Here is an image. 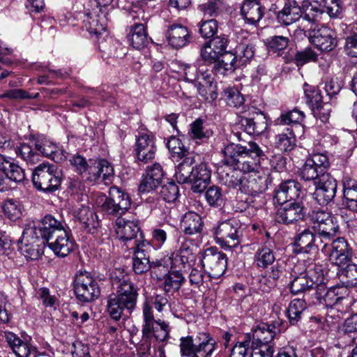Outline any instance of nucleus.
<instances>
[{"label":"nucleus","mask_w":357,"mask_h":357,"mask_svg":"<svg viewBox=\"0 0 357 357\" xmlns=\"http://www.w3.org/2000/svg\"><path fill=\"white\" fill-rule=\"evenodd\" d=\"M347 290L343 287H333L330 288L322 298L326 307H332L345 298Z\"/></svg>","instance_id":"nucleus-49"},{"label":"nucleus","mask_w":357,"mask_h":357,"mask_svg":"<svg viewBox=\"0 0 357 357\" xmlns=\"http://www.w3.org/2000/svg\"><path fill=\"white\" fill-rule=\"evenodd\" d=\"M227 105L231 107L238 108L244 103V98L236 88H227L223 92Z\"/></svg>","instance_id":"nucleus-58"},{"label":"nucleus","mask_w":357,"mask_h":357,"mask_svg":"<svg viewBox=\"0 0 357 357\" xmlns=\"http://www.w3.org/2000/svg\"><path fill=\"white\" fill-rule=\"evenodd\" d=\"M315 190L312 194L313 199L321 206H327L334 200L336 195L337 181L329 175L326 178L316 181Z\"/></svg>","instance_id":"nucleus-17"},{"label":"nucleus","mask_w":357,"mask_h":357,"mask_svg":"<svg viewBox=\"0 0 357 357\" xmlns=\"http://www.w3.org/2000/svg\"><path fill=\"white\" fill-rule=\"evenodd\" d=\"M301 185L295 180L281 183L275 190L274 199L278 204L301 201Z\"/></svg>","instance_id":"nucleus-22"},{"label":"nucleus","mask_w":357,"mask_h":357,"mask_svg":"<svg viewBox=\"0 0 357 357\" xmlns=\"http://www.w3.org/2000/svg\"><path fill=\"white\" fill-rule=\"evenodd\" d=\"M204 120L198 118L190 125L189 135L191 139L196 140L197 143H200L206 139H208L212 132L205 130L203 126Z\"/></svg>","instance_id":"nucleus-47"},{"label":"nucleus","mask_w":357,"mask_h":357,"mask_svg":"<svg viewBox=\"0 0 357 357\" xmlns=\"http://www.w3.org/2000/svg\"><path fill=\"white\" fill-rule=\"evenodd\" d=\"M241 224L236 219H229L220 222L214 229L216 242L222 248H236L240 244L241 236Z\"/></svg>","instance_id":"nucleus-10"},{"label":"nucleus","mask_w":357,"mask_h":357,"mask_svg":"<svg viewBox=\"0 0 357 357\" xmlns=\"http://www.w3.org/2000/svg\"><path fill=\"white\" fill-rule=\"evenodd\" d=\"M330 163L326 155L314 153L307 158L303 165L301 176L305 181H319L321 179L331 175L328 172Z\"/></svg>","instance_id":"nucleus-8"},{"label":"nucleus","mask_w":357,"mask_h":357,"mask_svg":"<svg viewBox=\"0 0 357 357\" xmlns=\"http://www.w3.org/2000/svg\"><path fill=\"white\" fill-rule=\"evenodd\" d=\"M212 63H214L212 69L213 73L221 75L233 73L237 67L240 66L234 52L230 51L221 54L220 57Z\"/></svg>","instance_id":"nucleus-32"},{"label":"nucleus","mask_w":357,"mask_h":357,"mask_svg":"<svg viewBox=\"0 0 357 357\" xmlns=\"http://www.w3.org/2000/svg\"><path fill=\"white\" fill-rule=\"evenodd\" d=\"M310 220L319 239L331 241L339 232L340 227L335 218L323 210L313 211Z\"/></svg>","instance_id":"nucleus-9"},{"label":"nucleus","mask_w":357,"mask_h":357,"mask_svg":"<svg viewBox=\"0 0 357 357\" xmlns=\"http://www.w3.org/2000/svg\"><path fill=\"white\" fill-rule=\"evenodd\" d=\"M195 155H189L176 167L175 177L180 183H190L193 192H204L211 181V170L206 163L195 165Z\"/></svg>","instance_id":"nucleus-2"},{"label":"nucleus","mask_w":357,"mask_h":357,"mask_svg":"<svg viewBox=\"0 0 357 357\" xmlns=\"http://www.w3.org/2000/svg\"><path fill=\"white\" fill-rule=\"evenodd\" d=\"M165 36L168 44L175 49L184 47L190 43L192 39L188 28L181 24L169 25Z\"/></svg>","instance_id":"nucleus-26"},{"label":"nucleus","mask_w":357,"mask_h":357,"mask_svg":"<svg viewBox=\"0 0 357 357\" xmlns=\"http://www.w3.org/2000/svg\"><path fill=\"white\" fill-rule=\"evenodd\" d=\"M340 331L343 336L347 335L351 338L349 343L354 342V335L357 333V313L350 315L345 319Z\"/></svg>","instance_id":"nucleus-61"},{"label":"nucleus","mask_w":357,"mask_h":357,"mask_svg":"<svg viewBox=\"0 0 357 357\" xmlns=\"http://www.w3.org/2000/svg\"><path fill=\"white\" fill-rule=\"evenodd\" d=\"M330 246L329 260L333 264L341 266L351 261L353 249L344 237L333 240Z\"/></svg>","instance_id":"nucleus-19"},{"label":"nucleus","mask_w":357,"mask_h":357,"mask_svg":"<svg viewBox=\"0 0 357 357\" xmlns=\"http://www.w3.org/2000/svg\"><path fill=\"white\" fill-rule=\"evenodd\" d=\"M296 145V137L290 131L288 133L279 134L275 137V146L280 151L288 152Z\"/></svg>","instance_id":"nucleus-57"},{"label":"nucleus","mask_w":357,"mask_h":357,"mask_svg":"<svg viewBox=\"0 0 357 357\" xmlns=\"http://www.w3.org/2000/svg\"><path fill=\"white\" fill-rule=\"evenodd\" d=\"M314 287L313 282L310 280L305 273L294 277L289 284L290 291L293 294H298Z\"/></svg>","instance_id":"nucleus-42"},{"label":"nucleus","mask_w":357,"mask_h":357,"mask_svg":"<svg viewBox=\"0 0 357 357\" xmlns=\"http://www.w3.org/2000/svg\"><path fill=\"white\" fill-rule=\"evenodd\" d=\"M75 218L79 220L81 227L89 233H94L100 226L96 213L89 207L82 206L75 211Z\"/></svg>","instance_id":"nucleus-33"},{"label":"nucleus","mask_w":357,"mask_h":357,"mask_svg":"<svg viewBox=\"0 0 357 357\" xmlns=\"http://www.w3.org/2000/svg\"><path fill=\"white\" fill-rule=\"evenodd\" d=\"M294 245L298 253L312 254L317 252L319 248L322 252H325L328 243H324L310 229H305L296 235Z\"/></svg>","instance_id":"nucleus-15"},{"label":"nucleus","mask_w":357,"mask_h":357,"mask_svg":"<svg viewBox=\"0 0 357 357\" xmlns=\"http://www.w3.org/2000/svg\"><path fill=\"white\" fill-rule=\"evenodd\" d=\"M181 228L187 235L200 234L203 228L202 219L198 213L189 211L182 217Z\"/></svg>","instance_id":"nucleus-34"},{"label":"nucleus","mask_w":357,"mask_h":357,"mask_svg":"<svg viewBox=\"0 0 357 357\" xmlns=\"http://www.w3.org/2000/svg\"><path fill=\"white\" fill-rule=\"evenodd\" d=\"M74 291L79 302L89 303L96 300L100 295L98 281L89 272H80L74 281Z\"/></svg>","instance_id":"nucleus-7"},{"label":"nucleus","mask_w":357,"mask_h":357,"mask_svg":"<svg viewBox=\"0 0 357 357\" xmlns=\"http://www.w3.org/2000/svg\"><path fill=\"white\" fill-rule=\"evenodd\" d=\"M167 147L172 155V157H177L183 160L189 155H195L190 153L188 149L185 147L181 140L174 136H171L167 142Z\"/></svg>","instance_id":"nucleus-41"},{"label":"nucleus","mask_w":357,"mask_h":357,"mask_svg":"<svg viewBox=\"0 0 357 357\" xmlns=\"http://www.w3.org/2000/svg\"><path fill=\"white\" fill-rule=\"evenodd\" d=\"M99 50L107 57H119L124 53L119 52V49H122L121 45L112 38L99 43Z\"/></svg>","instance_id":"nucleus-56"},{"label":"nucleus","mask_w":357,"mask_h":357,"mask_svg":"<svg viewBox=\"0 0 357 357\" xmlns=\"http://www.w3.org/2000/svg\"><path fill=\"white\" fill-rule=\"evenodd\" d=\"M344 51L350 57H357V33L350 31L344 36Z\"/></svg>","instance_id":"nucleus-64"},{"label":"nucleus","mask_w":357,"mask_h":357,"mask_svg":"<svg viewBox=\"0 0 357 357\" xmlns=\"http://www.w3.org/2000/svg\"><path fill=\"white\" fill-rule=\"evenodd\" d=\"M339 273V277L347 287L357 286V264L347 263Z\"/></svg>","instance_id":"nucleus-51"},{"label":"nucleus","mask_w":357,"mask_h":357,"mask_svg":"<svg viewBox=\"0 0 357 357\" xmlns=\"http://www.w3.org/2000/svg\"><path fill=\"white\" fill-rule=\"evenodd\" d=\"M108 198L120 204L121 208L128 210L130 208V201L128 195L116 186L109 188Z\"/></svg>","instance_id":"nucleus-59"},{"label":"nucleus","mask_w":357,"mask_h":357,"mask_svg":"<svg viewBox=\"0 0 357 357\" xmlns=\"http://www.w3.org/2000/svg\"><path fill=\"white\" fill-rule=\"evenodd\" d=\"M269 183V178L265 174L245 175L241 192L253 197H257L267 190Z\"/></svg>","instance_id":"nucleus-20"},{"label":"nucleus","mask_w":357,"mask_h":357,"mask_svg":"<svg viewBox=\"0 0 357 357\" xmlns=\"http://www.w3.org/2000/svg\"><path fill=\"white\" fill-rule=\"evenodd\" d=\"M275 219L279 223L289 225L304 220L307 209L302 201L280 203Z\"/></svg>","instance_id":"nucleus-12"},{"label":"nucleus","mask_w":357,"mask_h":357,"mask_svg":"<svg viewBox=\"0 0 357 357\" xmlns=\"http://www.w3.org/2000/svg\"><path fill=\"white\" fill-rule=\"evenodd\" d=\"M31 142L35 149L45 157L49 158L56 162L63 159V153L56 144L43 135H36L31 137Z\"/></svg>","instance_id":"nucleus-25"},{"label":"nucleus","mask_w":357,"mask_h":357,"mask_svg":"<svg viewBox=\"0 0 357 357\" xmlns=\"http://www.w3.org/2000/svg\"><path fill=\"white\" fill-rule=\"evenodd\" d=\"M301 10L296 1H288L284 3L283 8L277 13V20L285 26L292 24L302 17Z\"/></svg>","instance_id":"nucleus-31"},{"label":"nucleus","mask_w":357,"mask_h":357,"mask_svg":"<svg viewBox=\"0 0 357 357\" xmlns=\"http://www.w3.org/2000/svg\"><path fill=\"white\" fill-rule=\"evenodd\" d=\"M156 151L157 148L152 136L144 133L137 137L135 145L137 162L146 164L152 161L155 158Z\"/></svg>","instance_id":"nucleus-21"},{"label":"nucleus","mask_w":357,"mask_h":357,"mask_svg":"<svg viewBox=\"0 0 357 357\" xmlns=\"http://www.w3.org/2000/svg\"><path fill=\"white\" fill-rule=\"evenodd\" d=\"M240 125L247 134L259 136L268 129L267 117L263 112L253 107L248 116L241 118Z\"/></svg>","instance_id":"nucleus-14"},{"label":"nucleus","mask_w":357,"mask_h":357,"mask_svg":"<svg viewBox=\"0 0 357 357\" xmlns=\"http://www.w3.org/2000/svg\"><path fill=\"white\" fill-rule=\"evenodd\" d=\"M216 341L208 333H199L195 337L191 335L180 339L181 356L184 357H211Z\"/></svg>","instance_id":"nucleus-3"},{"label":"nucleus","mask_w":357,"mask_h":357,"mask_svg":"<svg viewBox=\"0 0 357 357\" xmlns=\"http://www.w3.org/2000/svg\"><path fill=\"white\" fill-rule=\"evenodd\" d=\"M116 233L118 238L124 242L139 239V227L137 221L127 220L122 217H118L115 222Z\"/></svg>","instance_id":"nucleus-27"},{"label":"nucleus","mask_w":357,"mask_h":357,"mask_svg":"<svg viewBox=\"0 0 357 357\" xmlns=\"http://www.w3.org/2000/svg\"><path fill=\"white\" fill-rule=\"evenodd\" d=\"M228 43L229 40L225 35L214 36L202 47L200 56L202 60L208 63H212L218 59L221 54L227 52Z\"/></svg>","instance_id":"nucleus-18"},{"label":"nucleus","mask_w":357,"mask_h":357,"mask_svg":"<svg viewBox=\"0 0 357 357\" xmlns=\"http://www.w3.org/2000/svg\"><path fill=\"white\" fill-rule=\"evenodd\" d=\"M113 285H116V294H112L107 301V312L116 321L121 318L128 319L137 305V288L128 277L114 279Z\"/></svg>","instance_id":"nucleus-1"},{"label":"nucleus","mask_w":357,"mask_h":357,"mask_svg":"<svg viewBox=\"0 0 357 357\" xmlns=\"http://www.w3.org/2000/svg\"><path fill=\"white\" fill-rule=\"evenodd\" d=\"M255 52V45L252 44H240L235 48V56L238 65L243 66L254 57Z\"/></svg>","instance_id":"nucleus-52"},{"label":"nucleus","mask_w":357,"mask_h":357,"mask_svg":"<svg viewBox=\"0 0 357 357\" xmlns=\"http://www.w3.org/2000/svg\"><path fill=\"white\" fill-rule=\"evenodd\" d=\"M46 242L37 232L36 226L29 225L24 229L17 242V249L26 259L36 260L43 254Z\"/></svg>","instance_id":"nucleus-6"},{"label":"nucleus","mask_w":357,"mask_h":357,"mask_svg":"<svg viewBox=\"0 0 357 357\" xmlns=\"http://www.w3.org/2000/svg\"><path fill=\"white\" fill-rule=\"evenodd\" d=\"M194 245L190 240L184 239L179 248V257L182 264L192 267L196 261V254L194 252Z\"/></svg>","instance_id":"nucleus-40"},{"label":"nucleus","mask_w":357,"mask_h":357,"mask_svg":"<svg viewBox=\"0 0 357 357\" xmlns=\"http://www.w3.org/2000/svg\"><path fill=\"white\" fill-rule=\"evenodd\" d=\"M310 280H312L314 287L324 282V270L322 266L317 264H310L304 272Z\"/></svg>","instance_id":"nucleus-60"},{"label":"nucleus","mask_w":357,"mask_h":357,"mask_svg":"<svg viewBox=\"0 0 357 357\" xmlns=\"http://www.w3.org/2000/svg\"><path fill=\"white\" fill-rule=\"evenodd\" d=\"M160 195L165 202H174L179 195L178 186L174 182H169L161 187Z\"/></svg>","instance_id":"nucleus-63"},{"label":"nucleus","mask_w":357,"mask_h":357,"mask_svg":"<svg viewBox=\"0 0 357 357\" xmlns=\"http://www.w3.org/2000/svg\"><path fill=\"white\" fill-rule=\"evenodd\" d=\"M284 271L282 265L276 264L273 265L271 271H266L264 280L268 282L269 288L276 287L278 282L283 277Z\"/></svg>","instance_id":"nucleus-62"},{"label":"nucleus","mask_w":357,"mask_h":357,"mask_svg":"<svg viewBox=\"0 0 357 357\" xmlns=\"http://www.w3.org/2000/svg\"><path fill=\"white\" fill-rule=\"evenodd\" d=\"M207 203L213 207L221 206L224 203L222 190L218 185L210 186L205 192Z\"/></svg>","instance_id":"nucleus-54"},{"label":"nucleus","mask_w":357,"mask_h":357,"mask_svg":"<svg viewBox=\"0 0 357 357\" xmlns=\"http://www.w3.org/2000/svg\"><path fill=\"white\" fill-rule=\"evenodd\" d=\"M129 40L132 46L137 50L143 49L149 44L148 35L142 24H136L133 26Z\"/></svg>","instance_id":"nucleus-39"},{"label":"nucleus","mask_w":357,"mask_h":357,"mask_svg":"<svg viewBox=\"0 0 357 357\" xmlns=\"http://www.w3.org/2000/svg\"><path fill=\"white\" fill-rule=\"evenodd\" d=\"M150 324V337H154L158 341H166L169 337V326L167 323L160 319H154L152 307L149 302L143 305V325L142 328L148 327Z\"/></svg>","instance_id":"nucleus-13"},{"label":"nucleus","mask_w":357,"mask_h":357,"mask_svg":"<svg viewBox=\"0 0 357 357\" xmlns=\"http://www.w3.org/2000/svg\"><path fill=\"white\" fill-rule=\"evenodd\" d=\"M200 261L202 268L211 278H219L224 274L227 266L226 255L213 247L203 252Z\"/></svg>","instance_id":"nucleus-11"},{"label":"nucleus","mask_w":357,"mask_h":357,"mask_svg":"<svg viewBox=\"0 0 357 357\" xmlns=\"http://www.w3.org/2000/svg\"><path fill=\"white\" fill-rule=\"evenodd\" d=\"M54 253L61 257L68 256L74 249L75 241L67 230L47 242Z\"/></svg>","instance_id":"nucleus-29"},{"label":"nucleus","mask_w":357,"mask_h":357,"mask_svg":"<svg viewBox=\"0 0 357 357\" xmlns=\"http://www.w3.org/2000/svg\"><path fill=\"white\" fill-rule=\"evenodd\" d=\"M36 228L38 234H40L46 243L66 230L63 222L50 214L41 219Z\"/></svg>","instance_id":"nucleus-24"},{"label":"nucleus","mask_w":357,"mask_h":357,"mask_svg":"<svg viewBox=\"0 0 357 357\" xmlns=\"http://www.w3.org/2000/svg\"><path fill=\"white\" fill-rule=\"evenodd\" d=\"M15 153L28 165H34L40 161V153L28 144L24 143L17 146L15 148Z\"/></svg>","instance_id":"nucleus-46"},{"label":"nucleus","mask_w":357,"mask_h":357,"mask_svg":"<svg viewBox=\"0 0 357 357\" xmlns=\"http://www.w3.org/2000/svg\"><path fill=\"white\" fill-rule=\"evenodd\" d=\"M306 309V303L302 299H294L289 305L287 310L289 321L291 325H296L301 319V314Z\"/></svg>","instance_id":"nucleus-45"},{"label":"nucleus","mask_w":357,"mask_h":357,"mask_svg":"<svg viewBox=\"0 0 357 357\" xmlns=\"http://www.w3.org/2000/svg\"><path fill=\"white\" fill-rule=\"evenodd\" d=\"M222 153L224 164L236 169L245 173L255 172L259 169L256 160L246 152V146L231 142L225 146Z\"/></svg>","instance_id":"nucleus-5"},{"label":"nucleus","mask_w":357,"mask_h":357,"mask_svg":"<svg viewBox=\"0 0 357 357\" xmlns=\"http://www.w3.org/2000/svg\"><path fill=\"white\" fill-rule=\"evenodd\" d=\"M246 152L249 156L255 159L257 162L258 168L268 169L267 162L268 157L259 146L255 142H250L246 146Z\"/></svg>","instance_id":"nucleus-48"},{"label":"nucleus","mask_w":357,"mask_h":357,"mask_svg":"<svg viewBox=\"0 0 357 357\" xmlns=\"http://www.w3.org/2000/svg\"><path fill=\"white\" fill-rule=\"evenodd\" d=\"M265 8L259 0H244L241 15L246 23L256 25L263 17Z\"/></svg>","instance_id":"nucleus-28"},{"label":"nucleus","mask_w":357,"mask_h":357,"mask_svg":"<svg viewBox=\"0 0 357 357\" xmlns=\"http://www.w3.org/2000/svg\"><path fill=\"white\" fill-rule=\"evenodd\" d=\"M303 91L306 99V104L312 109L323 102L321 91L314 86L307 83L303 84Z\"/></svg>","instance_id":"nucleus-50"},{"label":"nucleus","mask_w":357,"mask_h":357,"mask_svg":"<svg viewBox=\"0 0 357 357\" xmlns=\"http://www.w3.org/2000/svg\"><path fill=\"white\" fill-rule=\"evenodd\" d=\"M282 322L280 320H275L271 324L261 323L251 331V341H255L257 343L273 342L276 335L282 331Z\"/></svg>","instance_id":"nucleus-23"},{"label":"nucleus","mask_w":357,"mask_h":357,"mask_svg":"<svg viewBox=\"0 0 357 357\" xmlns=\"http://www.w3.org/2000/svg\"><path fill=\"white\" fill-rule=\"evenodd\" d=\"M309 40L319 50L325 52H331L337 46L335 33L324 26L310 31Z\"/></svg>","instance_id":"nucleus-16"},{"label":"nucleus","mask_w":357,"mask_h":357,"mask_svg":"<svg viewBox=\"0 0 357 357\" xmlns=\"http://www.w3.org/2000/svg\"><path fill=\"white\" fill-rule=\"evenodd\" d=\"M143 236L142 233H139V239L135 240L133 241V246L131 248L133 250V259L150 260L149 250L151 247L148 243H146L142 240Z\"/></svg>","instance_id":"nucleus-53"},{"label":"nucleus","mask_w":357,"mask_h":357,"mask_svg":"<svg viewBox=\"0 0 357 357\" xmlns=\"http://www.w3.org/2000/svg\"><path fill=\"white\" fill-rule=\"evenodd\" d=\"M162 280H164L163 286L165 291L168 293L172 291H178L181 284L184 282L185 278L179 271H169L165 275Z\"/></svg>","instance_id":"nucleus-44"},{"label":"nucleus","mask_w":357,"mask_h":357,"mask_svg":"<svg viewBox=\"0 0 357 357\" xmlns=\"http://www.w3.org/2000/svg\"><path fill=\"white\" fill-rule=\"evenodd\" d=\"M31 179L37 190L45 193H52L61 186V171L54 165L42 163L33 169Z\"/></svg>","instance_id":"nucleus-4"},{"label":"nucleus","mask_w":357,"mask_h":357,"mask_svg":"<svg viewBox=\"0 0 357 357\" xmlns=\"http://www.w3.org/2000/svg\"><path fill=\"white\" fill-rule=\"evenodd\" d=\"M255 262L258 268H266L275 260V253L270 246L264 244L255 255Z\"/></svg>","instance_id":"nucleus-38"},{"label":"nucleus","mask_w":357,"mask_h":357,"mask_svg":"<svg viewBox=\"0 0 357 357\" xmlns=\"http://www.w3.org/2000/svg\"><path fill=\"white\" fill-rule=\"evenodd\" d=\"M318 59V54L312 47H306L297 51L293 58L294 63L298 66H303L309 62H315Z\"/></svg>","instance_id":"nucleus-55"},{"label":"nucleus","mask_w":357,"mask_h":357,"mask_svg":"<svg viewBox=\"0 0 357 357\" xmlns=\"http://www.w3.org/2000/svg\"><path fill=\"white\" fill-rule=\"evenodd\" d=\"M0 170L5 172L8 181L20 183L25 178L24 170L18 165L10 162L2 154H0Z\"/></svg>","instance_id":"nucleus-35"},{"label":"nucleus","mask_w":357,"mask_h":357,"mask_svg":"<svg viewBox=\"0 0 357 357\" xmlns=\"http://www.w3.org/2000/svg\"><path fill=\"white\" fill-rule=\"evenodd\" d=\"M6 340L13 353L18 357H29V345L12 332H5Z\"/></svg>","instance_id":"nucleus-37"},{"label":"nucleus","mask_w":357,"mask_h":357,"mask_svg":"<svg viewBox=\"0 0 357 357\" xmlns=\"http://www.w3.org/2000/svg\"><path fill=\"white\" fill-rule=\"evenodd\" d=\"M201 81L198 82L199 94L206 101L213 102L218 98L217 86L213 78L208 73L201 75Z\"/></svg>","instance_id":"nucleus-36"},{"label":"nucleus","mask_w":357,"mask_h":357,"mask_svg":"<svg viewBox=\"0 0 357 357\" xmlns=\"http://www.w3.org/2000/svg\"><path fill=\"white\" fill-rule=\"evenodd\" d=\"M289 43V38L284 36H273L268 38L265 44L269 52L282 55Z\"/></svg>","instance_id":"nucleus-43"},{"label":"nucleus","mask_w":357,"mask_h":357,"mask_svg":"<svg viewBox=\"0 0 357 357\" xmlns=\"http://www.w3.org/2000/svg\"><path fill=\"white\" fill-rule=\"evenodd\" d=\"M107 15V13L102 8H98V11L93 10L87 13L84 20L87 31L96 36L102 34L106 29Z\"/></svg>","instance_id":"nucleus-30"}]
</instances>
